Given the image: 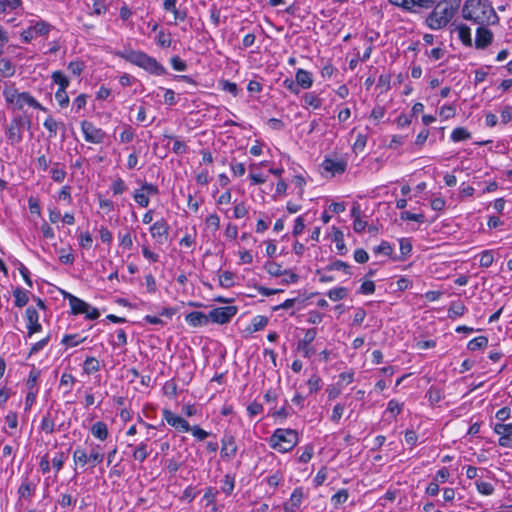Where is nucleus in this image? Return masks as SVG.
<instances>
[{
	"label": "nucleus",
	"instance_id": "1",
	"mask_svg": "<svg viewBox=\"0 0 512 512\" xmlns=\"http://www.w3.org/2000/svg\"><path fill=\"white\" fill-rule=\"evenodd\" d=\"M462 17L478 26L495 25L499 22L489 0H466L462 7Z\"/></svg>",
	"mask_w": 512,
	"mask_h": 512
},
{
	"label": "nucleus",
	"instance_id": "2",
	"mask_svg": "<svg viewBox=\"0 0 512 512\" xmlns=\"http://www.w3.org/2000/svg\"><path fill=\"white\" fill-rule=\"evenodd\" d=\"M461 0H443L427 16L426 24L432 30L445 27L458 11Z\"/></svg>",
	"mask_w": 512,
	"mask_h": 512
},
{
	"label": "nucleus",
	"instance_id": "3",
	"mask_svg": "<svg viewBox=\"0 0 512 512\" xmlns=\"http://www.w3.org/2000/svg\"><path fill=\"white\" fill-rule=\"evenodd\" d=\"M115 55L144 69L150 74L160 76L166 73V69L155 58L149 56L143 51L125 49L122 51H116Z\"/></svg>",
	"mask_w": 512,
	"mask_h": 512
},
{
	"label": "nucleus",
	"instance_id": "4",
	"mask_svg": "<svg viewBox=\"0 0 512 512\" xmlns=\"http://www.w3.org/2000/svg\"><path fill=\"white\" fill-rule=\"evenodd\" d=\"M5 101L12 107L13 110H22L25 105L46 111L29 92H19L13 86H6L3 90Z\"/></svg>",
	"mask_w": 512,
	"mask_h": 512
},
{
	"label": "nucleus",
	"instance_id": "5",
	"mask_svg": "<svg viewBox=\"0 0 512 512\" xmlns=\"http://www.w3.org/2000/svg\"><path fill=\"white\" fill-rule=\"evenodd\" d=\"M298 441V433L295 430L278 428L269 438V445L280 453H286L291 451Z\"/></svg>",
	"mask_w": 512,
	"mask_h": 512
},
{
	"label": "nucleus",
	"instance_id": "6",
	"mask_svg": "<svg viewBox=\"0 0 512 512\" xmlns=\"http://www.w3.org/2000/svg\"><path fill=\"white\" fill-rule=\"evenodd\" d=\"M31 120L26 115L14 117L7 126L6 135L11 145L19 144L23 140L24 129H30Z\"/></svg>",
	"mask_w": 512,
	"mask_h": 512
},
{
	"label": "nucleus",
	"instance_id": "7",
	"mask_svg": "<svg viewBox=\"0 0 512 512\" xmlns=\"http://www.w3.org/2000/svg\"><path fill=\"white\" fill-rule=\"evenodd\" d=\"M64 297L69 300V305L72 314H85L86 318L90 320L97 319L100 316V313L97 308L90 306L82 299L70 293H66Z\"/></svg>",
	"mask_w": 512,
	"mask_h": 512
},
{
	"label": "nucleus",
	"instance_id": "8",
	"mask_svg": "<svg viewBox=\"0 0 512 512\" xmlns=\"http://www.w3.org/2000/svg\"><path fill=\"white\" fill-rule=\"evenodd\" d=\"M237 311V307L232 305L214 308L208 314L209 321L217 324L228 323Z\"/></svg>",
	"mask_w": 512,
	"mask_h": 512
},
{
	"label": "nucleus",
	"instance_id": "9",
	"mask_svg": "<svg viewBox=\"0 0 512 512\" xmlns=\"http://www.w3.org/2000/svg\"><path fill=\"white\" fill-rule=\"evenodd\" d=\"M81 130L84 134L85 141L93 144H100L104 141L106 133L97 128L92 122L84 120L81 122Z\"/></svg>",
	"mask_w": 512,
	"mask_h": 512
},
{
	"label": "nucleus",
	"instance_id": "10",
	"mask_svg": "<svg viewBox=\"0 0 512 512\" xmlns=\"http://www.w3.org/2000/svg\"><path fill=\"white\" fill-rule=\"evenodd\" d=\"M494 432L500 436L499 440H498V444L501 447H505V448L512 447V423H509V424L497 423L494 426Z\"/></svg>",
	"mask_w": 512,
	"mask_h": 512
},
{
	"label": "nucleus",
	"instance_id": "11",
	"mask_svg": "<svg viewBox=\"0 0 512 512\" xmlns=\"http://www.w3.org/2000/svg\"><path fill=\"white\" fill-rule=\"evenodd\" d=\"M305 498L304 489L302 487H297L291 493V496L288 501L284 502L282 505L284 512H296L300 506L302 505L303 499Z\"/></svg>",
	"mask_w": 512,
	"mask_h": 512
},
{
	"label": "nucleus",
	"instance_id": "12",
	"mask_svg": "<svg viewBox=\"0 0 512 512\" xmlns=\"http://www.w3.org/2000/svg\"><path fill=\"white\" fill-rule=\"evenodd\" d=\"M151 236L159 243L163 244L168 237L169 225L163 218L154 222L150 227Z\"/></svg>",
	"mask_w": 512,
	"mask_h": 512
},
{
	"label": "nucleus",
	"instance_id": "13",
	"mask_svg": "<svg viewBox=\"0 0 512 512\" xmlns=\"http://www.w3.org/2000/svg\"><path fill=\"white\" fill-rule=\"evenodd\" d=\"M163 417L170 426L180 432H188L190 430L188 421L183 417L174 414L170 410H163Z\"/></svg>",
	"mask_w": 512,
	"mask_h": 512
},
{
	"label": "nucleus",
	"instance_id": "14",
	"mask_svg": "<svg viewBox=\"0 0 512 512\" xmlns=\"http://www.w3.org/2000/svg\"><path fill=\"white\" fill-rule=\"evenodd\" d=\"M25 316L27 320V332L29 337H31L34 333H38L42 330V325L39 323V314L34 307H28L26 309Z\"/></svg>",
	"mask_w": 512,
	"mask_h": 512
},
{
	"label": "nucleus",
	"instance_id": "15",
	"mask_svg": "<svg viewBox=\"0 0 512 512\" xmlns=\"http://www.w3.org/2000/svg\"><path fill=\"white\" fill-rule=\"evenodd\" d=\"M221 457L226 460L232 459L237 453V445L234 436L225 434L221 439Z\"/></svg>",
	"mask_w": 512,
	"mask_h": 512
},
{
	"label": "nucleus",
	"instance_id": "16",
	"mask_svg": "<svg viewBox=\"0 0 512 512\" xmlns=\"http://www.w3.org/2000/svg\"><path fill=\"white\" fill-rule=\"evenodd\" d=\"M493 41V33L486 26H478L476 30L475 47L485 49Z\"/></svg>",
	"mask_w": 512,
	"mask_h": 512
},
{
	"label": "nucleus",
	"instance_id": "17",
	"mask_svg": "<svg viewBox=\"0 0 512 512\" xmlns=\"http://www.w3.org/2000/svg\"><path fill=\"white\" fill-rule=\"evenodd\" d=\"M321 167L324 171L331 173L333 176L336 174H342L345 172L347 162L344 160H334L326 158L323 160Z\"/></svg>",
	"mask_w": 512,
	"mask_h": 512
},
{
	"label": "nucleus",
	"instance_id": "18",
	"mask_svg": "<svg viewBox=\"0 0 512 512\" xmlns=\"http://www.w3.org/2000/svg\"><path fill=\"white\" fill-rule=\"evenodd\" d=\"M302 107L305 109H320L324 100L315 92H306L301 97Z\"/></svg>",
	"mask_w": 512,
	"mask_h": 512
},
{
	"label": "nucleus",
	"instance_id": "19",
	"mask_svg": "<svg viewBox=\"0 0 512 512\" xmlns=\"http://www.w3.org/2000/svg\"><path fill=\"white\" fill-rule=\"evenodd\" d=\"M59 413V410L47 411L46 415L43 417L41 422V430L44 431L46 434H52L55 431L56 419Z\"/></svg>",
	"mask_w": 512,
	"mask_h": 512
},
{
	"label": "nucleus",
	"instance_id": "20",
	"mask_svg": "<svg viewBox=\"0 0 512 512\" xmlns=\"http://www.w3.org/2000/svg\"><path fill=\"white\" fill-rule=\"evenodd\" d=\"M185 321L192 327L206 326L210 321L208 314H204L200 311H193L185 316Z\"/></svg>",
	"mask_w": 512,
	"mask_h": 512
},
{
	"label": "nucleus",
	"instance_id": "21",
	"mask_svg": "<svg viewBox=\"0 0 512 512\" xmlns=\"http://www.w3.org/2000/svg\"><path fill=\"white\" fill-rule=\"evenodd\" d=\"M295 80L299 87L303 89H309L313 85V77L312 74L302 68L297 69L295 74Z\"/></svg>",
	"mask_w": 512,
	"mask_h": 512
},
{
	"label": "nucleus",
	"instance_id": "22",
	"mask_svg": "<svg viewBox=\"0 0 512 512\" xmlns=\"http://www.w3.org/2000/svg\"><path fill=\"white\" fill-rule=\"evenodd\" d=\"M91 433L95 438H97L101 441L106 440L108 437V434H109L108 427H107L106 423H104L102 421H98L92 425Z\"/></svg>",
	"mask_w": 512,
	"mask_h": 512
},
{
	"label": "nucleus",
	"instance_id": "23",
	"mask_svg": "<svg viewBox=\"0 0 512 512\" xmlns=\"http://www.w3.org/2000/svg\"><path fill=\"white\" fill-rule=\"evenodd\" d=\"M35 492V485H33L27 478L22 481L18 488V496L20 499H30Z\"/></svg>",
	"mask_w": 512,
	"mask_h": 512
},
{
	"label": "nucleus",
	"instance_id": "24",
	"mask_svg": "<svg viewBox=\"0 0 512 512\" xmlns=\"http://www.w3.org/2000/svg\"><path fill=\"white\" fill-rule=\"evenodd\" d=\"M15 66L7 58L0 59V75L4 78L12 77L15 74Z\"/></svg>",
	"mask_w": 512,
	"mask_h": 512
},
{
	"label": "nucleus",
	"instance_id": "25",
	"mask_svg": "<svg viewBox=\"0 0 512 512\" xmlns=\"http://www.w3.org/2000/svg\"><path fill=\"white\" fill-rule=\"evenodd\" d=\"M13 296L15 298L14 303H15L16 307L21 308V307L25 306L29 301L28 291H26L20 287H17L16 289H14Z\"/></svg>",
	"mask_w": 512,
	"mask_h": 512
},
{
	"label": "nucleus",
	"instance_id": "26",
	"mask_svg": "<svg viewBox=\"0 0 512 512\" xmlns=\"http://www.w3.org/2000/svg\"><path fill=\"white\" fill-rule=\"evenodd\" d=\"M457 32L459 39L465 46H472L471 30L467 25H459L457 27Z\"/></svg>",
	"mask_w": 512,
	"mask_h": 512
},
{
	"label": "nucleus",
	"instance_id": "27",
	"mask_svg": "<svg viewBox=\"0 0 512 512\" xmlns=\"http://www.w3.org/2000/svg\"><path fill=\"white\" fill-rule=\"evenodd\" d=\"M83 370L86 374L98 372L100 370V363L95 357L89 356L83 363Z\"/></svg>",
	"mask_w": 512,
	"mask_h": 512
},
{
	"label": "nucleus",
	"instance_id": "28",
	"mask_svg": "<svg viewBox=\"0 0 512 512\" xmlns=\"http://www.w3.org/2000/svg\"><path fill=\"white\" fill-rule=\"evenodd\" d=\"M268 324V318L263 315L255 316L250 324L249 331L257 332L264 329Z\"/></svg>",
	"mask_w": 512,
	"mask_h": 512
},
{
	"label": "nucleus",
	"instance_id": "29",
	"mask_svg": "<svg viewBox=\"0 0 512 512\" xmlns=\"http://www.w3.org/2000/svg\"><path fill=\"white\" fill-rule=\"evenodd\" d=\"M133 458L140 463L144 462L149 456L148 446L146 442H141L133 452Z\"/></svg>",
	"mask_w": 512,
	"mask_h": 512
},
{
	"label": "nucleus",
	"instance_id": "30",
	"mask_svg": "<svg viewBox=\"0 0 512 512\" xmlns=\"http://www.w3.org/2000/svg\"><path fill=\"white\" fill-rule=\"evenodd\" d=\"M164 137L167 139L174 140L172 151L175 154L181 155V154H185L187 152V149H188L187 145L185 144V142H183L179 138H177L173 135H168V134H164Z\"/></svg>",
	"mask_w": 512,
	"mask_h": 512
},
{
	"label": "nucleus",
	"instance_id": "31",
	"mask_svg": "<svg viewBox=\"0 0 512 512\" xmlns=\"http://www.w3.org/2000/svg\"><path fill=\"white\" fill-rule=\"evenodd\" d=\"M471 138V133L464 127H457L451 133V139L454 142H460Z\"/></svg>",
	"mask_w": 512,
	"mask_h": 512
},
{
	"label": "nucleus",
	"instance_id": "32",
	"mask_svg": "<svg viewBox=\"0 0 512 512\" xmlns=\"http://www.w3.org/2000/svg\"><path fill=\"white\" fill-rule=\"evenodd\" d=\"M53 83L59 86L58 89H67L69 86V80L62 71H54L51 75Z\"/></svg>",
	"mask_w": 512,
	"mask_h": 512
},
{
	"label": "nucleus",
	"instance_id": "33",
	"mask_svg": "<svg viewBox=\"0 0 512 512\" xmlns=\"http://www.w3.org/2000/svg\"><path fill=\"white\" fill-rule=\"evenodd\" d=\"M487 344H488L487 337L479 336V337H476V338L470 340L468 342L467 348L470 351H476V350H479V349H482V348L486 347Z\"/></svg>",
	"mask_w": 512,
	"mask_h": 512
},
{
	"label": "nucleus",
	"instance_id": "34",
	"mask_svg": "<svg viewBox=\"0 0 512 512\" xmlns=\"http://www.w3.org/2000/svg\"><path fill=\"white\" fill-rule=\"evenodd\" d=\"M326 270L328 271H334V270H342L345 274L351 275V267L342 260H335L332 263H330Z\"/></svg>",
	"mask_w": 512,
	"mask_h": 512
},
{
	"label": "nucleus",
	"instance_id": "35",
	"mask_svg": "<svg viewBox=\"0 0 512 512\" xmlns=\"http://www.w3.org/2000/svg\"><path fill=\"white\" fill-rule=\"evenodd\" d=\"M220 88L236 97L239 94V88L236 83L222 79L219 81Z\"/></svg>",
	"mask_w": 512,
	"mask_h": 512
},
{
	"label": "nucleus",
	"instance_id": "36",
	"mask_svg": "<svg viewBox=\"0 0 512 512\" xmlns=\"http://www.w3.org/2000/svg\"><path fill=\"white\" fill-rule=\"evenodd\" d=\"M35 36L47 35L51 30V25L45 21H38L32 25Z\"/></svg>",
	"mask_w": 512,
	"mask_h": 512
},
{
	"label": "nucleus",
	"instance_id": "37",
	"mask_svg": "<svg viewBox=\"0 0 512 512\" xmlns=\"http://www.w3.org/2000/svg\"><path fill=\"white\" fill-rule=\"evenodd\" d=\"M73 460L75 464H80L83 467L88 463L89 457L84 449L78 447L73 452Z\"/></svg>",
	"mask_w": 512,
	"mask_h": 512
},
{
	"label": "nucleus",
	"instance_id": "38",
	"mask_svg": "<svg viewBox=\"0 0 512 512\" xmlns=\"http://www.w3.org/2000/svg\"><path fill=\"white\" fill-rule=\"evenodd\" d=\"M348 294L345 287H336L328 291L327 295L332 301H339L344 299Z\"/></svg>",
	"mask_w": 512,
	"mask_h": 512
},
{
	"label": "nucleus",
	"instance_id": "39",
	"mask_svg": "<svg viewBox=\"0 0 512 512\" xmlns=\"http://www.w3.org/2000/svg\"><path fill=\"white\" fill-rule=\"evenodd\" d=\"M21 4V0H0V13L15 10L20 7Z\"/></svg>",
	"mask_w": 512,
	"mask_h": 512
},
{
	"label": "nucleus",
	"instance_id": "40",
	"mask_svg": "<svg viewBox=\"0 0 512 512\" xmlns=\"http://www.w3.org/2000/svg\"><path fill=\"white\" fill-rule=\"evenodd\" d=\"M334 242L336 244V249L340 255H345L347 253V247L344 242L343 233L337 230L334 234Z\"/></svg>",
	"mask_w": 512,
	"mask_h": 512
},
{
	"label": "nucleus",
	"instance_id": "41",
	"mask_svg": "<svg viewBox=\"0 0 512 512\" xmlns=\"http://www.w3.org/2000/svg\"><path fill=\"white\" fill-rule=\"evenodd\" d=\"M43 125L49 131L50 138H53L57 135L59 123L53 117H47Z\"/></svg>",
	"mask_w": 512,
	"mask_h": 512
},
{
	"label": "nucleus",
	"instance_id": "42",
	"mask_svg": "<svg viewBox=\"0 0 512 512\" xmlns=\"http://www.w3.org/2000/svg\"><path fill=\"white\" fill-rule=\"evenodd\" d=\"M85 338H80L78 334H69L65 335L62 338V344L66 345L67 347H75L78 344L84 342Z\"/></svg>",
	"mask_w": 512,
	"mask_h": 512
},
{
	"label": "nucleus",
	"instance_id": "43",
	"mask_svg": "<svg viewBox=\"0 0 512 512\" xmlns=\"http://www.w3.org/2000/svg\"><path fill=\"white\" fill-rule=\"evenodd\" d=\"M373 252L377 255L390 256L393 248L389 242L382 241L378 246L374 247Z\"/></svg>",
	"mask_w": 512,
	"mask_h": 512
},
{
	"label": "nucleus",
	"instance_id": "44",
	"mask_svg": "<svg viewBox=\"0 0 512 512\" xmlns=\"http://www.w3.org/2000/svg\"><path fill=\"white\" fill-rule=\"evenodd\" d=\"M475 485H476V489L477 491L482 494V495H486V496H489V495H492L493 492H494V487L491 483L489 482H484V481H476L475 482Z\"/></svg>",
	"mask_w": 512,
	"mask_h": 512
},
{
	"label": "nucleus",
	"instance_id": "45",
	"mask_svg": "<svg viewBox=\"0 0 512 512\" xmlns=\"http://www.w3.org/2000/svg\"><path fill=\"white\" fill-rule=\"evenodd\" d=\"M88 457L89 461H91L93 463V466H95V464L101 463L103 461L104 454L101 453L99 445H94Z\"/></svg>",
	"mask_w": 512,
	"mask_h": 512
},
{
	"label": "nucleus",
	"instance_id": "46",
	"mask_svg": "<svg viewBox=\"0 0 512 512\" xmlns=\"http://www.w3.org/2000/svg\"><path fill=\"white\" fill-rule=\"evenodd\" d=\"M494 254L492 250H485L480 254V266L488 268L493 264Z\"/></svg>",
	"mask_w": 512,
	"mask_h": 512
},
{
	"label": "nucleus",
	"instance_id": "47",
	"mask_svg": "<svg viewBox=\"0 0 512 512\" xmlns=\"http://www.w3.org/2000/svg\"><path fill=\"white\" fill-rule=\"evenodd\" d=\"M55 99L61 108H65L69 105V96L66 89H58L55 92Z\"/></svg>",
	"mask_w": 512,
	"mask_h": 512
},
{
	"label": "nucleus",
	"instance_id": "48",
	"mask_svg": "<svg viewBox=\"0 0 512 512\" xmlns=\"http://www.w3.org/2000/svg\"><path fill=\"white\" fill-rule=\"evenodd\" d=\"M133 198L135 200V202L140 205L141 207H147L149 205V197L141 190V189H137L135 190L134 194H133Z\"/></svg>",
	"mask_w": 512,
	"mask_h": 512
},
{
	"label": "nucleus",
	"instance_id": "49",
	"mask_svg": "<svg viewBox=\"0 0 512 512\" xmlns=\"http://www.w3.org/2000/svg\"><path fill=\"white\" fill-rule=\"evenodd\" d=\"M349 493L347 489H341L331 497V502L337 506L347 501Z\"/></svg>",
	"mask_w": 512,
	"mask_h": 512
},
{
	"label": "nucleus",
	"instance_id": "50",
	"mask_svg": "<svg viewBox=\"0 0 512 512\" xmlns=\"http://www.w3.org/2000/svg\"><path fill=\"white\" fill-rule=\"evenodd\" d=\"M234 487H235L234 477H232L230 475H225L224 480H223V485L221 487L222 491L226 495H230L233 492Z\"/></svg>",
	"mask_w": 512,
	"mask_h": 512
},
{
	"label": "nucleus",
	"instance_id": "51",
	"mask_svg": "<svg viewBox=\"0 0 512 512\" xmlns=\"http://www.w3.org/2000/svg\"><path fill=\"white\" fill-rule=\"evenodd\" d=\"M400 218L402 220L416 221L419 223H423L425 221V217L423 214H414L409 211H402L400 213Z\"/></svg>",
	"mask_w": 512,
	"mask_h": 512
},
{
	"label": "nucleus",
	"instance_id": "52",
	"mask_svg": "<svg viewBox=\"0 0 512 512\" xmlns=\"http://www.w3.org/2000/svg\"><path fill=\"white\" fill-rule=\"evenodd\" d=\"M74 382H75V378L71 374H68V373H63L60 378V386H64L67 388L66 393L71 392L72 385L74 384Z\"/></svg>",
	"mask_w": 512,
	"mask_h": 512
},
{
	"label": "nucleus",
	"instance_id": "53",
	"mask_svg": "<svg viewBox=\"0 0 512 512\" xmlns=\"http://www.w3.org/2000/svg\"><path fill=\"white\" fill-rule=\"evenodd\" d=\"M219 282L222 287L229 288L233 285V273L224 271L219 275Z\"/></svg>",
	"mask_w": 512,
	"mask_h": 512
},
{
	"label": "nucleus",
	"instance_id": "54",
	"mask_svg": "<svg viewBox=\"0 0 512 512\" xmlns=\"http://www.w3.org/2000/svg\"><path fill=\"white\" fill-rule=\"evenodd\" d=\"M66 177V171L61 169V168H58V164H56L52 169H51V178L55 181V182H58V183H61L64 181Z\"/></svg>",
	"mask_w": 512,
	"mask_h": 512
},
{
	"label": "nucleus",
	"instance_id": "55",
	"mask_svg": "<svg viewBox=\"0 0 512 512\" xmlns=\"http://www.w3.org/2000/svg\"><path fill=\"white\" fill-rule=\"evenodd\" d=\"M84 63L82 61H71L68 65V70L75 76H79L84 70Z\"/></svg>",
	"mask_w": 512,
	"mask_h": 512
},
{
	"label": "nucleus",
	"instance_id": "56",
	"mask_svg": "<svg viewBox=\"0 0 512 512\" xmlns=\"http://www.w3.org/2000/svg\"><path fill=\"white\" fill-rule=\"evenodd\" d=\"M248 209L244 202H239L234 206L233 216L236 219L243 218L247 215Z\"/></svg>",
	"mask_w": 512,
	"mask_h": 512
},
{
	"label": "nucleus",
	"instance_id": "57",
	"mask_svg": "<svg viewBox=\"0 0 512 512\" xmlns=\"http://www.w3.org/2000/svg\"><path fill=\"white\" fill-rule=\"evenodd\" d=\"M307 385L309 387L310 393L317 392L320 389V387H321V379H320V377L317 376V375L311 376L308 379V381H307Z\"/></svg>",
	"mask_w": 512,
	"mask_h": 512
},
{
	"label": "nucleus",
	"instance_id": "58",
	"mask_svg": "<svg viewBox=\"0 0 512 512\" xmlns=\"http://www.w3.org/2000/svg\"><path fill=\"white\" fill-rule=\"evenodd\" d=\"M92 236L89 232L81 233L79 236V244L84 249H90L92 246Z\"/></svg>",
	"mask_w": 512,
	"mask_h": 512
},
{
	"label": "nucleus",
	"instance_id": "59",
	"mask_svg": "<svg viewBox=\"0 0 512 512\" xmlns=\"http://www.w3.org/2000/svg\"><path fill=\"white\" fill-rule=\"evenodd\" d=\"M267 272L272 276H281L283 275L285 270H282V267L275 263V262H269L266 264Z\"/></svg>",
	"mask_w": 512,
	"mask_h": 512
},
{
	"label": "nucleus",
	"instance_id": "60",
	"mask_svg": "<svg viewBox=\"0 0 512 512\" xmlns=\"http://www.w3.org/2000/svg\"><path fill=\"white\" fill-rule=\"evenodd\" d=\"M317 335V331L315 328L307 329L305 331L304 337L298 341V344H311Z\"/></svg>",
	"mask_w": 512,
	"mask_h": 512
},
{
	"label": "nucleus",
	"instance_id": "61",
	"mask_svg": "<svg viewBox=\"0 0 512 512\" xmlns=\"http://www.w3.org/2000/svg\"><path fill=\"white\" fill-rule=\"evenodd\" d=\"M127 189L125 182L121 178H117L112 183V191L114 195H121Z\"/></svg>",
	"mask_w": 512,
	"mask_h": 512
},
{
	"label": "nucleus",
	"instance_id": "62",
	"mask_svg": "<svg viewBox=\"0 0 512 512\" xmlns=\"http://www.w3.org/2000/svg\"><path fill=\"white\" fill-rule=\"evenodd\" d=\"M99 237L103 243H106L108 245H110L113 240L112 233L105 226H101L99 228Z\"/></svg>",
	"mask_w": 512,
	"mask_h": 512
},
{
	"label": "nucleus",
	"instance_id": "63",
	"mask_svg": "<svg viewBox=\"0 0 512 512\" xmlns=\"http://www.w3.org/2000/svg\"><path fill=\"white\" fill-rule=\"evenodd\" d=\"M206 225L208 228H212L214 231H217L220 227V218L217 214H210L206 218Z\"/></svg>",
	"mask_w": 512,
	"mask_h": 512
},
{
	"label": "nucleus",
	"instance_id": "64",
	"mask_svg": "<svg viewBox=\"0 0 512 512\" xmlns=\"http://www.w3.org/2000/svg\"><path fill=\"white\" fill-rule=\"evenodd\" d=\"M375 292V283L371 280L364 281L361 286L359 293L369 295Z\"/></svg>",
	"mask_w": 512,
	"mask_h": 512
}]
</instances>
